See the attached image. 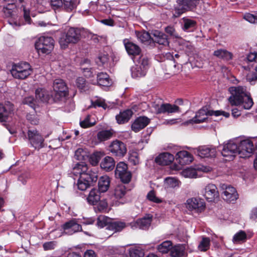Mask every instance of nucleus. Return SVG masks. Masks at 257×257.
Here are the masks:
<instances>
[{
  "instance_id": "obj_49",
  "label": "nucleus",
  "mask_w": 257,
  "mask_h": 257,
  "mask_svg": "<svg viewBox=\"0 0 257 257\" xmlns=\"http://www.w3.org/2000/svg\"><path fill=\"white\" fill-rule=\"evenodd\" d=\"M102 154L100 152L93 153L90 157L89 161L93 166L96 165L100 160Z\"/></svg>"
},
{
  "instance_id": "obj_16",
  "label": "nucleus",
  "mask_w": 257,
  "mask_h": 257,
  "mask_svg": "<svg viewBox=\"0 0 257 257\" xmlns=\"http://www.w3.org/2000/svg\"><path fill=\"white\" fill-rule=\"evenodd\" d=\"M71 173L74 176H79V177H81L82 174L92 175L93 173H96L91 169H89L88 166L84 162H78L73 164L72 167Z\"/></svg>"
},
{
  "instance_id": "obj_36",
  "label": "nucleus",
  "mask_w": 257,
  "mask_h": 257,
  "mask_svg": "<svg viewBox=\"0 0 257 257\" xmlns=\"http://www.w3.org/2000/svg\"><path fill=\"white\" fill-rule=\"evenodd\" d=\"M98 225L101 227L108 226L107 228L109 230L112 229V218L106 216H102L98 218Z\"/></svg>"
},
{
  "instance_id": "obj_6",
  "label": "nucleus",
  "mask_w": 257,
  "mask_h": 257,
  "mask_svg": "<svg viewBox=\"0 0 257 257\" xmlns=\"http://www.w3.org/2000/svg\"><path fill=\"white\" fill-rule=\"evenodd\" d=\"M54 47V39L47 36L40 37L35 43V47L38 52L43 54H49L53 50Z\"/></svg>"
},
{
  "instance_id": "obj_35",
  "label": "nucleus",
  "mask_w": 257,
  "mask_h": 257,
  "mask_svg": "<svg viewBox=\"0 0 257 257\" xmlns=\"http://www.w3.org/2000/svg\"><path fill=\"white\" fill-rule=\"evenodd\" d=\"M97 83L102 86H109L111 85V80L106 73L101 72L97 74Z\"/></svg>"
},
{
  "instance_id": "obj_12",
  "label": "nucleus",
  "mask_w": 257,
  "mask_h": 257,
  "mask_svg": "<svg viewBox=\"0 0 257 257\" xmlns=\"http://www.w3.org/2000/svg\"><path fill=\"white\" fill-rule=\"evenodd\" d=\"M219 110H208L207 108H203L196 112L195 116L190 120L191 123H200L204 122L208 116H219L220 114Z\"/></svg>"
},
{
  "instance_id": "obj_33",
  "label": "nucleus",
  "mask_w": 257,
  "mask_h": 257,
  "mask_svg": "<svg viewBox=\"0 0 257 257\" xmlns=\"http://www.w3.org/2000/svg\"><path fill=\"white\" fill-rule=\"evenodd\" d=\"M100 199V192L96 189H91L87 197L88 203L92 205H96Z\"/></svg>"
},
{
  "instance_id": "obj_57",
  "label": "nucleus",
  "mask_w": 257,
  "mask_h": 257,
  "mask_svg": "<svg viewBox=\"0 0 257 257\" xmlns=\"http://www.w3.org/2000/svg\"><path fill=\"white\" fill-rule=\"evenodd\" d=\"M35 102L36 100H34L33 97L31 96L26 97L23 100L24 104H28L34 109L36 108Z\"/></svg>"
},
{
  "instance_id": "obj_37",
  "label": "nucleus",
  "mask_w": 257,
  "mask_h": 257,
  "mask_svg": "<svg viewBox=\"0 0 257 257\" xmlns=\"http://www.w3.org/2000/svg\"><path fill=\"white\" fill-rule=\"evenodd\" d=\"M246 240V233L243 230H240L234 235L232 240L234 244H240L245 242Z\"/></svg>"
},
{
  "instance_id": "obj_28",
  "label": "nucleus",
  "mask_w": 257,
  "mask_h": 257,
  "mask_svg": "<svg viewBox=\"0 0 257 257\" xmlns=\"http://www.w3.org/2000/svg\"><path fill=\"white\" fill-rule=\"evenodd\" d=\"M174 160V156L168 153H163L160 154L155 159L157 163L162 165H167Z\"/></svg>"
},
{
  "instance_id": "obj_43",
  "label": "nucleus",
  "mask_w": 257,
  "mask_h": 257,
  "mask_svg": "<svg viewBox=\"0 0 257 257\" xmlns=\"http://www.w3.org/2000/svg\"><path fill=\"white\" fill-rule=\"evenodd\" d=\"M164 104L161 99H156L152 104L154 112L157 114L163 113Z\"/></svg>"
},
{
  "instance_id": "obj_40",
  "label": "nucleus",
  "mask_w": 257,
  "mask_h": 257,
  "mask_svg": "<svg viewBox=\"0 0 257 257\" xmlns=\"http://www.w3.org/2000/svg\"><path fill=\"white\" fill-rule=\"evenodd\" d=\"M181 182L176 178L167 177L164 180V185L166 188H176L178 187Z\"/></svg>"
},
{
  "instance_id": "obj_48",
  "label": "nucleus",
  "mask_w": 257,
  "mask_h": 257,
  "mask_svg": "<svg viewBox=\"0 0 257 257\" xmlns=\"http://www.w3.org/2000/svg\"><path fill=\"white\" fill-rule=\"evenodd\" d=\"M210 242L209 238L203 237L198 245L199 249L203 251H206L209 248Z\"/></svg>"
},
{
  "instance_id": "obj_45",
  "label": "nucleus",
  "mask_w": 257,
  "mask_h": 257,
  "mask_svg": "<svg viewBox=\"0 0 257 257\" xmlns=\"http://www.w3.org/2000/svg\"><path fill=\"white\" fill-rule=\"evenodd\" d=\"M180 108L176 105L170 103H165L164 106L163 113H175L180 112Z\"/></svg>"
},
{
  "instance_id": "obj_7",
  "label": "nucleus",
  "mask_w": 257,
  "mask_h": 257,
  "mask_svg": "<svg viewBox=\"0 0 257 257\" xmlns=\"http://www.w3.org/2000/svg\"><path fill=\"white\" fill-rule=\"evenodd\" d=\"M53 99L56 101L65 98L68 94V87L61 79H56L53 82Z\"/></svg>"
},
{
  "instance_id": "obj_46",
  "label": "nucleus",
  "mask_w": 257,
  "mask_h": 257,
  "mask_svg": "<svg viewBox=\"0 0 257 257\" xmlns=\"http://www.w3.org/2000/svg\"><path fill=\"white\" fill-rule=\"evenodd\" d=\"M101 107L104 109H106L108 106L107 104L105 103V100L100 97H96L94 100H91V105L90 107Z\"/></svg>"
},
{
  "instance_id": "obj_34",
  "label": "nucleus",
  "mask_w": 257,
  "mask_h": 257,
  "mask_svg": "<svg viewBox=\"0 0 257 257\" xmlns=\"http://www.w3.org/2000/svg\"><path fill=\"white\" fill-rule=\"evenodd\" d=\"M110 185V180L108 177L106 176H102L98 181V191L100 192H106Z\"/></svg>"
},
{
  "instance_id": "obj_42",
  "label": "nucleus",
  "mask_w": 257,
  "mask_h": 257,
  "mask_svg": "<svg viewBox=\"0 0 257 257\" xmlns=\"http://www.w3.org/2000/svg\"><path fill=\"white\" fill-rule=\"evenodd\" d=\"M172 246V243L171 241L167 240L163 242L157 247L158 251L162 253H167L169 250L171 251Z\"/></svg>"
},
{
  "instance_id": "obj_10",
  "label": "nucleus",
  "mask_w": 257,
  "mask_h": 257,
  "mask_svg": "<svg viewBox=\"0 0 257 257\" xmlns=\"http://www.w3.org/2000/svg\"><path fill=\"white\" fill-rule=\"evenodd\" d=\"M115 175L116 177L120 178L123 183H128L132 178V174L127 170V165L123 162L117 164L115 171Z\"/></svg>"
},
{
  "instance_id": "obj_18",
  "label": "nucleus",
  "mask_w": 257,
  "mask_h": 257,
  "mask_svg": "<svg viewBox=\"0 0 257 257\" xmlns=\"http://www.w3.org/2000/svg\"><path fill=\"white\" fill-rule=\"evenodd\" d=\"M202 195L208 201L215 200L219 196L216 186L212 184L207 185L202 191Z\"/></svg>"
},
{
  "instance_id": "obj_14",
  "label": "nucleus",
  "mask_w": 257,
  "mask_h": 257,
  "mask_svg": "<svg viewBox=\"0 0 257 257\" xmlns=\"http://www.w3.org/2000/svg\"><path fill=\"white\" fill-rule=\"evenodd\" d=\"M97 180V173H93L92 175L82 174L77 181L78 189L81 191H85L90 186L91 183L96 182Z\"/></svg>"
},
{
  "instance_id": "obj_19",
  "label": "nucleus",
  "mask_w": 257,
  "mask_h": 257,
  "mask_svg": "<svg viewBox=\"0 0 257 257\" xmlns=\"http://www.w3.org/2000/svg\"><path fill=\"white\" fill-rule=\"evenodd\" d=\"M125 192V187L122 184L118 185L115 188L113 193V206H118L124 203V200L123 197Z\"/></svg>"
},
{
  "instance_id": "obj_15",
  "label": "nucleus",
  "mask_w": 257,
  "mask_h": 257,
  "mask_svg": "<svg viewBox=\"0 0 257 257\" xmlns=\"http://www.w3.org/2000/svg\"><path fill=\"white\" fill-rule=\"evenodd\" d=\"M238 154L241 157H248L254 151V146L249 140H244L238 142Z\"/></svg>"
},
{
  "instance_id": "obj_38",
  "label": "nucleus",
  "mask_w": 257,
  "mask_h": 257,
  "mask_svg": "<svg viewBox=\"0 0 257 257\" xmlns=\"http://www.w3.org/2000/svg\"><path fill=\"white\" fill-rule=\"evenodd\" d=\"M183 26L182 29L187 32L192 31L195 29L196 27V21L186 18H183Z\"/></svg>"
},
{
  "instance_id": "obj_59",
  "label": "nucleus",
  "mask_w": 257,
  "mask_h": 257,
  "mask_svg": "<svg viewBox=\"0 0 257 257\" xmlns=\"http://www.w3.org/2000/svg\"><path fill=\"white\" fill-rule=\"evenodd\" d=\"M108 61V57L106 55H99L96 59V63L98 66H101Z\"/></svg>"
},
{
  "instance_id": "obj_29",
  "label": "nucleus",
  "mask_w": 257,
  "mask_h": 257,
  "mask_svg": "<svg viewBox=\"0 0 257 257\" xmlns=\"http://www.w3.org/2000/svg\"><path fill=\"white\" fill-rule=\"evenodd\" d=\"M152 221V215L148 214L142 218L138 219L135 222V225L137 227L146 229L150 226Z\"/></svg>"
},
{
  "instance_id": "obj_62",
  "label": "nucleus",
  "mask_w": 257,
  "mask_h": 257,
  "mask_svg": "<svg viewBox=\"0 0 257 257\" xmlns=\"http://www.w3.org/2000/svg\"><path fill=\"white\" fill-rule=\"evenodd\" d=\"M244 19L250 23H255L257 21V16L252 14L247 13L244 15Z\"/></svg>"
},
{
  "instance_id": "obj_22",
  "label": "nucleus",
  "mask_w": 257,
  "mask_h": 257,
  "mask_svg": "<svg viewBox=\"0 0 257 257\" xmlns=\"http://www.w3.org/2000/svg\"><path fill=\"white\" fill-rule=\"evenodd\" d=\"M13 105L10 102L0 103V121H6L9 115L13 111Z\"/></svg>"
},
{
  "instance_id": "obj_17",
  "label": "nucleus",
  "mask_w": 257,
  "mask_h": 257,
  "mask_svg": "<svg viewBox=\"0 0 257 257\" xmlns=\"http://www.w3.org/2000/svg\"><path fill=\"white\" fill-rule=\"evenodd\" d=\"M64 233L68 235H72L74 233L82 231V227L76 219H72L63 225Z\"/></svg>"
},
{
  "instance_id": "obj_63",
  "label": "nucleus",
  "mask_w": 257,
  "mask_h": 257,
  "mask_svg": "<svg viewBox=\"0 0 257 257\" xmlns=\"http://www.w3.org/2000/svg\"><path fill=\"white\" fill-rule=\"evenodd\" d=\"M129 161L134 165H136L139 163V159L137 153L134 152L131 154L129 157Z\"/></svg>"
},
{
  "instance_id": "obj_23",
  "label": "nucleus",
  "mask_w": 257,
  "mask_h": 257,
  "mask_svg": "<svg viewBox=\"0 0 257 257\" xmlns=\"http://www.w3.org/2000/svg\"><path fill=\"white\" fill-rule=\"evenodd\" d=\"M150 122V119L146 116H140L135 119L132 125V129L137 133L145 127Z\"/></svg>"
},
{
  "instance_id": "obj_50",
  "label": "nucleus",
  "mask_w": 257,
  "mask_h": 257,
  "mask_svg": "<svg viewBox=\"0 0 257 257\" xmlns=\"http://www.w3.org/2000/svg\"><path fill=\"white\" fill-rule=\"evenodd\" d=\"M15 8V5L14 4H9L4 7L3 9L4 16L6 17L9 18L12 16L13 10Z\"/></svg>"
},
{
  "instance_id": "obj_2",
  "label": "nucleus",
  "mask_w": 257,
  "mask_h": 257,
  "mask_svg": "<svg viewBox=\"0 0 257 257\" xmlns=\"http://www.w3.org/2000/svg\"><path fill=\"white\" fill-rule=\"evenodd\" d=\"M81 30L77 28L70 27L62 33L59 43L62 49H66L70 44H76L81 39Z\"/></svg>"
},
{
  "instance_id": "obj_21",
  "label": "nucleus",
  "mask_w": 257,
  "mask_h": 257,
  "mask_svg": "<svg viewBox=\"0 0 257 257\" xmlns=\"http://www.w3.org/2000/svg\"><path fill=\"white\" fill-rule=\"evenodd\" d=\"M195 153H197L200 157H214L216 155V149L208 146L199 147L196 149Z\"/></svg>"
},
{
  "instance_id": "obj_51",
  "label": "nucleus",
  "mask_w": 257,
  "mask_h": 257,
  "mask_svg": "<svg viewBox=\"0 0 257 257\" xmlns=\"http://www.w3.org/2000/svg\"><path fill=\"white\" fill-rule=\"evenodd\" d=\"M182 175L186 178H195L197 176V172L194 168H188L182 171Z\"/></svg>"
},
{
  "instance_id": "obj_8",
  "label": "nucleus",
  "mask_w": 257,
  "mask_h": 257,
  "mask_svg": "<svg viewBox=\"0 0 257 257\" xmlns=\"http://www.w3.org/2000/svg\"><path fill=\"white\" fill-rule=\"evenodd\" d=\"M187 209L196 213H201L206 209V203L204 200L199 197L188 198L185 203Z\"/></svg>"
},
{
  "instance_id": "obj_3",
  "label": "nucleus",
  "mask_w": 257,
  "mask_h": 257,
  "mask_svg": "<svg viewBox=\"0 0 257 257\" xmlns=\"http://www.w3.org/2000/svg\"><path fill=\"white\" fill-rule=\"evenodd\" d=\"M11 73L15 79L23 80L32 74L33 69L29 63L20 62L13 65Z\"/></svg>"
},
{
  "instance_id": "obj_27",
  "label": "nucleus",
  "mask_w": 257,
  "mask_h": 257,
  "mask_svg": "<svg viewBox=\"0 0 257 257\" xmlns=\"http://www.w3.org/2000/svg\"><path fill=\"white\" fill-rule=\"evenodd\" d=\"M185 250L186 245L185 244H178L172 246L170 255L172 257H185L187 256Z\"/></svg>"
},
{
  "instance_id": "obj_64",
  "label": "nucleus",
  "mask_w": 257,
  "mask_h": 257,
  "mask_svg": "<svg viewBox=\"0 0 257 257\" xmlns=\"http://www.w3.org/2000/svg\"><path fill=\"white\" fill-rule=\"evenodd\" d=\"M183 49L188 54L194 50V47L190 42H185L183 44Z\"/></svg>"
},
{
  "instance_id": "obj_25",
  "label": "nucleus",
  "mask_w": 257,
  "mask_h": 257,
  "mask_svg": "<svg viewBox=\"0 0 257 257\" xmlns=\"http://www.w3.org/2000/svg\"><path fill=\"white\" fill-rule=\"evenodd\" d=\"M125 144L118 140L113 141V154L119 157H123L126 153Z\"/></svg>"
},
{
  "instance_id": "obj_13",
  "label": "nucleus",
  "mask_w": 257,
  "mask_h": 257,
  "mask_svg": "<svg viewBox=\"0 0 257 257\" xmlns=\"http://www.w3.org/2000/svg\"><path fill=\"white\" fill-rule=\"evenodd\" d=\"M221 188L223 190L222 196L224 200L229 203H234L237 199L238 195L234 187L222 184Z\"/></svg>"
},
{
  "instance_id": "obj_52",
  "label": "nucleus",
  "mask_w": 257,
  "mask_h": 257,
  "mask_svg": "<svg viewBox=\"0 0 257 257\" xmlns=\"http://www.w3.org/2000/svg\"><path fill=\"white\" fill-rule=\"evenodd\" d=\"M152 35H151L148 32H139L137 34L138 39L142 42L144 43L151 39Z\"/></svg>"
},
{
  "instance_id": "obj_26",
  "label": "nucleus",
  "mask_w": 257,
  "mask_h": 257,
  "mask_svg": "<svg viewBox=\"0 0 257 257\" xmlns=\"http://www.w3.org/2000/svg\"><path fill=\"white\" fill-rule=\"evenodd\" d=\"M35 94L36 99L42 102H47L51 97H53V94H51L49 91L42 88L37 89Z\"/></svg>"
},
{
  "instance_id": "obj_41",
  "label": "nucleus",
  "mask_w": 257,
  "mask_h": 257,
  "mask_svg": "<svg viewBox=\"0 0 257 257\" xmlns=\"http://www.w3.org/2000/svg\"><path fill=\"white\" fill-rule=\"evenodd\" d=\"M102 169L106 171L112 170V158L109 156L105 157L100 164Z\"/></svg>"
},
{
  "instance_id": "obj_4",
  "label": "nucleus",
  "mask_w": 257,
  "mask_h": 257,
  "mask_svg": "<svg viewBox=\"0 0 257 257\" xmlns=\"http://www.w3.org/2000/svg\"><path fill=\"white\" fill-rule=\"evenodd\" d=\"M177 6L174 9L173 17L178 18L184 13L193 10L199 4V0H176Z\"/></svg>"
},
{
  "instance_id": "obj_39",
  "label": "nucleus",
  "mask_w": 257,
  "mask_h": 257,
  "mask_svg": "<svg viewBox=\"0 0 257 257\" xmlns=\"http://www.w3.org/2000/svg\"><path fill=\"white\" fill-rule=\"evenodd\" d=\"M79 3V0H63V7L67 12H71L75 9Z\"/></svg>"
},
{
  "instance_id": "obj_31",
  "label": "nucleus",
  "mask_w": 257,
  "mask_h": 257,
  "mask_svg": "<svg viewBox=\"0 0 257 257\" xmlns=\"http://www.w3.org/2000/svg\"><path fill=\"white\" fill-rule=\"evenodd\" d=\"M125 49L130 55L137 56L140 55L141 49L139 46L136 44L131 42H124Z\"/></svg>"
},
{
  "instance_id": "obj_20",
  "label": "nucleus",
  "mask_w": 257,
  "mask_h": 257,
  "mask_svg": "<svg viewBox=\"0 0 257 257\" xmlns=\"http://www.w3.org/2000/svg\"><path fill=\"white\" fill-rule=\"evenodd\" d=\"M151 35V39L154 42L164 46H169V42L168 37L164 33L157 30H155L152 32Z\"/></svg>"
},
{
  "instance_id": "obj_5",
  "label": "nucleus",
  "mask_w": 257,
  "mask_h": 257,
  "mask_svg": "<svg viewBox=\"0 0 257 257\" xmlns=\"http://www.w3.org/2000/svg\"><path fill=\"white\" fill-rule=\"evenodd\" d=\"M149 68V59L145 55H141L135 66L131 68L132 76L134 78L144 76Z\"/></svg>"
},
{
  "instance_id": "obj_58",
  "label": "nucleus",
  "mask_w": 257,
  "mask_h": 257,
  "mask_svg": "<svg viewBox=\"0 0 257 257\" xmlns=\"http://www.w3.org/2000/svg\"><path fill=\"white\" fill-rule=\"evenodd\" d=\"M147 198L150 201L155 203H158L162 202V200L156 196L154 191H151L148 193Z\"/></svg>"
},
{
  "instance_id": "obj_24",
  "label": "nucleus",
  "mask_w": 257,
  "mask_h": 257,
  "mask_svg": "<svg viewBox=\"0 0 257 257\" xmlns=\"http://www.w3.org/2000/svg\"><path fill=\"white\" fill-rule=\"evenodd\" d=\"M176 156V161L181 165L188 164L191 163L193 160L191 154L186 151L178 152Z\"/></svg>"
},
{
  "instance_id": "obj_53",
  "label": "nucleus",
  "mask_w": 257,
  "mask_h": 257,
  "mask_svg": "<svg viewBox=\"0 0 257 257\" xmlns=\"http://www.w3.org/2000/svg\"><path fill=\"white\" fill-rule=\"evenodd\" d=\"M125 226V223L124 222L113 221V233L121 231Z\"/></svg>"
},
{
  "instance_id": "obj_30",
  "label": "nucleus",
  "mask_w": 257,
  "mask_h": 257,
  "mask_svg": "<svg viewBox=\"0 0 257 257\" xmlns=\"http://www.w3.org/2000/svg\"><path fill=\"white\" fill-rule=\"evenodd\" d=\"M213 55L218 59L224 61H229L232 59L233 54L226 49H219L213 52Z\"/></svg>"
},
{
  "instance_id": "obj_55",
  "label": "nucleus",
  "mask_w": 257,
  "mask_h": 257,
  "mask_svg": "<svg viewBox=\"0 0 257 257\" xmlns=\"http://www.w3.org/2000/svg\"><path fill=\"white\" fill-rule=\"evenodd\" d=\"M130 257H143L144 251L140 248H132L130 251Z\"/></svg>"
},
{
  "instance_id": "obj_56",
  "label": "nucleus",
  "mask_w": 257,
  "mask_h": 257,
  "mask_svg": "<svg viewBox=\"0 0 257 257\" xmlns=\"http://www.w3.org/2000/svg\"><path fill=\"white\" fill-rule=\"evenodd\" d=\"M76 84L77 87L81 91L85 90L86 88V80L84 78L79 77L77 78L76 80Z\"/></svg>"
},
{
  "instance_id": "obj_11",
  "label": "nucleus",
  "mask_w": 257,
  "mask_h": 257,
  "mask_svg": "<svg viewBox=\"0 0 257 257\" xmlns=\"http://www.w3.org/2000/svg\"><path fill=\"white\" fill-rule=\"evenodd\" d=\"M238 142L230 140L223 144L221 154L223 157L232 159L236 153H238Z\"/></svg>"
},
{
  "instance_id": "obj_61",
  "label": "nucleus",
  "mask_w": 257,
  "mask_h": 257,
  "mask_svg": "<svg viewBox=\"0 0 257 257\" xmlns=\"http://www.w3.org/2000/svg\"><path fill=\"white\" fill-rule=\"evenodd\" d=\"M85 153L82 149H77L75 153V158L79 161H82L84 159Z\"/></svg>"
},
{
  "instance_id": "obj_9",
  "label": "nucleus",
  "mask_w": 257,
  "mask_h": 257,
  "mask_svg": "<svg viewBox=\"0 0 257 257\" xmlns=\"http://www.w3.org/2000/svg\"><path fill=\"white\" fill-rule=\"evenodd\" d=\"M28 138L31 146L39 150L44 147V138L36 130H29L27 133Z\"/></svg>"
},
{
  "instance_id": "obj_54",
  "label": "nucleus",
  "mask_w": 257,
  "mask_h": 257,
  "mask_svg": "<svg viewBox=\"0 0 257 257\" xmlns=\"http://www.w3.org/2000/svg\"><path fill=\"white\" fill-rule=\"evenodd\" d=\"M165 31L166 33L171 36L175 38H180V37L178 33L176 31L175 28L173 26H169L165 28Z\"/></svg>"
},
{
  "instance_id": "obj_1",
  "label": "nucleus",
  "mask_w": 257,
  "mask_h": 257,
  "mask_svg": "<svg viewBox=\"0 0 257 257\" xmlns=\"http://www.w3.org/2000/svg\"><path fill=\"white\" fill-rule=\"evenodd\" d=\"M230 96L228 100L231 106H238L249 110L253 104L252 98L246 87L242 86H231L228 88Z\"/></svg>"
},
{
  "instance_id": "obj_60",
  "label": "nucleus",
  "mask_w": 257,
  "mask_h": 257,
  "mask_svg": "<svg viewBox=\"0 0 257 257\" xmlns=\"http://www.w3.org/2000/svg\"><path fill=\"white\" fill-rule=\"evenodd\" d=\"M56 245V242L54 241H48L45 242L43 247L45 250H52L55 248Z\"/></svg>"
},
{
  "instance_id": "obj_32",
  "label": "nucleus",
  "mask_w": 257,
  "mask_h": 257,
  "mask_svg": "<svg viewBox=\"0 0 257 257\" xmlns=\"http://www.w3.org/2000/svg\"><path fill=\"white\" fill-rule=\"evenodd\" d=\"M133 114V112L131 109H127L123 112H120L118 115L115 117L118 123L123 124L127 122Z\"/></svg>"
},
{
  "instance_id": "obj_44",
  "label": "nucleus",
  "mask_w": 257,
  "mask_h": 257,
  "mask_svg": "<svg viewBox=\"0 0 257 257\" xmlns=\"http://www.w3.org/2000/svg\"><path fill=\"white\" fill-rule=\"evenodd\" d=\"M112 133L109 130H103L99 132L97 134V138L100 142L105 141L109 139Z\"/></svg>"
},
{
  "instance_id": "obj_47",
  "label": "nucleus",
  "mask_w": 257,
  "mask_h": 257,
  "mask_svg": "<svg viewBox=\"0 0 257 257\" xmlns=\"http://www.w3.org/2000/svg\"><path fill=\"white\" fill-rule=\"evenodd\" d=\"M96 123V121L93 119L92 120L91 116L87 115L85 119L80 122V125L82 127L87 128L94 125Z\"/></svg>"
}]
</instances>
